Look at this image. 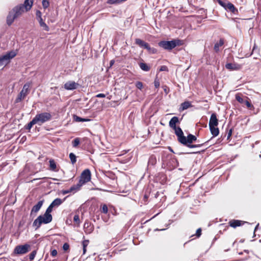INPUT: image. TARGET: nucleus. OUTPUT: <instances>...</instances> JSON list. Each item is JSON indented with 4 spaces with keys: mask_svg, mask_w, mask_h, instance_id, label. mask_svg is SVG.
<instances>
[{
    "mask_svg": "<svg viewBox=\"0 0 261 261\" xmlns=\"http://www.w3.org/2000/svg\"><path fill=\"white\" fill-rule=\"evenodd\" d=\"M135 44L138 45L140 47L146 49L148 53L150 54H155L158 52V50L154 48L151 47L149 43L141 40L139 38H136L135 40Z\"/></svg>",
    "mask_w": 261,
    "mask_h": 261,
    "instance_id": "nucleus-7",
    "label": "nucleus"
},
{
    "mask_svg": "<svg viewBox=\"0 0 261 261\" xmlns=\"http://www.w3.org/2000/svg\"><path fill=\"white\" fill-rule=\"evenodd\" d=\"M80 144V139L79 138H76L72 141V144L73 147H76Z\"/></svg>",
    "mask_w": 261,
    "mask_h": 261,
    "instance_id": "nucleus-35",
    "label": "nucleus"
},
{
    "mask_svg": "<svg viewBox=\"0 0 261 261\" xmlns=\"http://www.w3.org/2000/svg\"><path fill=\"white\" fill-rule=\"evenodd\" d=\"M79 86V84L72 81H68L64 85V88L67 90L76 89Z\"/></svg>",
    "mask_w": 261,
    "mask_h": 261,
    "instance_id": "nucleus-15",
    "label": "nucleus"
},
{
    "mask_svg": "<svg viewBox=\"0 0 261 261\" xmlns=\"http://www.w3.org/2000/svg\"><path fill=\"white\" fill-rule=\"evenodd\" d=\"M69 158L70 160V162L72 165L74 164L76 162V156L75 154L71 152L69 154Z\"/></svg>",
    "mask_w": 261,
    "mask_h": 261,
    "instance_id": "nucleus-34",
    "label": "nucleus"
},
{
    "mask_svg": "<svg viewBox=\"0 0 261 261\" xmlns=\"http://www.w3.org/2000/svg\"><path fill=\"white\" fill-rule=\"evenodd\" d=\"M34 0H24L23 4H21V6L25 8V11H29L33 5Z\"/></svg>",
    "mask_w": 261,
    "mask_h": 261,
    "instance_id": "nucleus-21",
    "label": "nucleus"
},
{
    "mask_svg": "<svg viewBox=\"0 0 261 261\" xmlns=\"http://www.w3.org/2000/svg\"><path fill=\"white\" fill-rule=\"evenodd\" d=\"M73 120L75 122H89L91 121L90 119L82 118L75 114L73 115Z\"/></svg>",
    "mask_w": 261,
    "mask_h": 261,
    "instance_id": "nucleus-26",
    "label": "nucleus"
},
{
    "mask_svg": "<svg viewBox=\"0 0 261 261\" xmlns=\"http://www.w3.org/2000/svg\"><path fill=\"white\" fill-rule=\"evenodd\" d=\"M192 107V105L191 102H190L189 101H184V102H182L180 105L179 110L180 111H184V110H186V109H187L190 107Z\"/></svg>",
    "mask_w": 261,
    "mask_h": 261,
    "instance_id": "nucleus-27",
    "label": "nucleus"
},
{
    "mask_svg": "<svg viewBox=\"0 0 261 261\" xmlns=\"http://www.w3.org/2000/svg\"><path fill=\"white\" fill-rule=\"evenodd\" d=\"M154 85L155 88H158L160 87V81L157 78L154 81Z\"/></svg>",
    "mask_w": 261,
    "mask_h": 261,
    "instance_id": "nucleus-46",
    "label": "nucleus"
},
{
    "mask_svg": "<svg viewBox=\"0 0 261 261\" xmlns=\"http://www.w3.org/2000/svg\"><path fill=\"white\" fill-rule=\"evenodd\" d=\"M166 176L164 173H159L156 176V180L161 183L162 184H164L166 182Z\"/></svg>",
    "mask_w": 261,
    "mask_h": 261,
    "instance_id": "nucleus-23",
    "label": "nucleus"
},
{
    "mask_svg": "<svg viewBox=\"0 0 261 261\" xmlns=\"http://www.w3.org/2000/svg\"><path fill=\"white\" fill-rule=\"evenodd\" d=\"M82 185L79 181L76 185H74L70 188L71 192L75 193L79 191Z\"/></svg>",
    "mask_w": 261,
    "mask_h": 261,
    "instance_id": "nucleus-30",
    "label": "nucleus"
},
{
    "mask_svg": "<svg viewBox=\"0 0 261 261\" xmlns=\"http://www.w3.org/2000/svg\"><path fill=\"white\" fill-rule=\"evenodd\" d=\"M217 126H209L210 132L213 137H217L219 134V129Z\"/></svg>",
    "mask_w": 261,
    "mask_h": 261,
    "instance_id": "nucleus-24",
    "label": "nucleus"
},
{
    "mask_svg": "<svg viewBox=\"0 0 261 261\" xmlns=\"http://www.w3.org/2000/svg\"><path fill=\"white\" fill-rule=\"evenodd\" d=\"M169 149L170 151L172 152H173V150H172V149L171 148V147H169Z\"/></svg>",
    "mask_w": 261,
    "mask_h": 261,
    "instance_id": "nucleus-60",
    "label": "nucleus"
},
{
    "mask_svg": "<svg viewBox=\"0 0 261 261\" xmlns=\"http://www.w3.org/2000/svg\"><path fill=\"white\" fill-rule=\"evenodd\" d=\"M148 197L149 196L147 194L145 193L144 195V197H143V199L144 200V201H146L148 198Z\"/></svg>",
    "mask_w": 261,
    "mask_h": 261,
    "instance_id": "nucleus-54",
    "label": "nucleus"
},
{
    "mask_svg": "<svg viewBox=\"0 0 261 261\" xmlns=\"http://www.w3.org/2000/svg\"><path fill=\"white\" fill-rule=\"evenodd\" d=\"M243 254V252H240L239 253V254L240 255H242Z\"/></svg>",
    "mask_w": 261,
    "mask_h": 261,
    "instance_id": "nucleus-63",
    "label": "nucleus"
},
{
    "mask_svg": "<svg viewBox=\"0 0 261 261\" xmlns=\"http://www.w3.org/2000/svg\"><path fill=\"white\" fill-rule=\"evenodd\" d=\"M218 119L217 117V114L215 113H213L211 114L208 125L209 126H218Z\"/></svg>",
    "mask_w": 261,
    "mask_h": 261,
    "instance_id": "nucleus-17",
    "label": "nucleus"
},
{
    "mask_svg": "<svg viewBox=\"0 0 261 261\" xmlns=\"http://www.w3.org/2000/svg\"><path fill=\"white\" fill-rule=\"evenodd\" d=\"M244 252H246V253H249V250H244Z\"/></svg>",
    "mask_w": 261,
    "mask_h": 261,
    "instance_id": "nucleus-61",
    "label": "nucleus"
},
{
    "mask_svg": "<svg viewBox=\"0 0 261 261\" xmlns=\"http://www.w3.org/2000/svg\"><path fill=\"white\" fill-rule=\"evenodd\" d=\"M37 124L34 117L33 118V119L29 122L26 125H25L24 126V128L27 129V130H30L31 129V128L32 127V126L34 125V124Z\"/></svg>",
    "mask_w": 261,
    "mask_h": 261,
    "instance_id": "nucleus-33",
    "label": "nucleus"
},
{
    "mask_svg": "<svg viewBox=\"0 0 261 261\" xmlns=\"http://www.w3.org/2000/svg\"><path fill=\"white\" fill-rule=\"evenodd\" d=\"M181 44V40L179 39H172L169 41L163 40L158 43V45L160 47L167 50H171Z\"/></svg>",
    "mask_w": 261,
    "mask_h": 261,
    "instance_id": "nucleus-5",
    "label": "nucleus"
},
{
    "mask_svg": "<svg viewBox=\"0 0 261 261\" xmlns=\"http://www.w3.org/2000/svg\"><path fill=\"white\" fill-rule=\"evenodd\" d=\"M201 231H202V230L200 228H199L197 229V230L196 231L195 236L197 238H199L201 235Z\"/></svg>",
    "mask_w": 261,
    "mask_h": 261,
    "instance_id": "nucleus-48",
    "label": "nucleus"
},
{
    "mask_svg": "<svg viewBox=\"0 0 261 261\" xmlns=\"http://www.w3.org/2000/svg\"><path fill=\"white\" fill-rule=\"evenodd\" d=\"M101 213L105 214L108 213V208L106 204H104L103 205H102L101 208Z\"/></svg>",
    "mask_w": 261,
    "mask_h": 261,
    "instance_id": "nucleus-38",
    "label": "nucleus"
},
{
    "mask_svg": "<svg viewBox=\"0 0 261 261\" xmlns=\"http://www.w3.org/2000/svg\"><path fill=\"white\" fill-rule=\"evenodd\" d=\"M70 192H71L70 191V188L68 190H63L62 191V193L63 195H65V194H68V193H70Z\"/></svg>",
    "mask_w": 261,
    "mask_h": 261,
    "instance_id": "nucleus-51",
    "label": "nucleus"
},
{
    "mask_svg": "<svg viewBox=\"0 0 261 261\" xmlns=\"http://www.w3.org/2000/svg\"><path fill=\"white\" fill-rule=\"evenodd\" d=\"M256 45L255 44L253 47V49H252V53H251V55L253 54V52L254 51V50L256 49Z\"/></svg>",
    "mask_w": 261,
    "mask_h": 261,
    "instance_id": "nucleus-57",
    "label": "nucleus"
},
{
    "mask_svg": "<svg viewBox=\"0 0 261 261\" xmlns=\"http://www.w3.org/2000/svg\"><path fill=\"white\" fill-rule=\"evenodd\" d=\"M49 168L50 170L56 171L57 168V164L54 160L50 159L49 161Z\"/></svg>",
    "mask_w": 261,
    "mask_h": 261,
    "instance_id": "nucleus-32",
    "label": "nucleus"
},
{
    "mask_svg": "<svg viewBox=\"0 0 261 261\" xmlns=\"http://www.w3.org/2000/svg\"><path fill=\"white\" fill-rule=\"evenodd\" d=\"M52 116L50 113L48 112H43L37 114L34 118L39 125H41L46 122L49 121L51 119Z\"/></svg>",
    "mask_w": 261,
    "mask_h": 261,
    "instance_id": "nucleus-6",
    "label": "nucleus"
},
{
    "mask_svg": "<svg viewBox=\"0 0 261 261\" xmlns=\"http://www.w3.org/2000/svg\"><path fill=\"white\" fill-rule=\"evenodd\" d=\"M259 226V223H257V224L255 226L254 230V233H253V237L255 236V231L257 230V229L258 228Z\"/></svg>",
    "mask_w": 261,
    "mask_h": 261,
    "instance_id": "nucleus-53",
    "label": "nucleus"
},
{
    "mask_svg": "<svg viewBox=\"0 0 261 261\" xmlns=\"http://www.w3.org/2000/svg\"><path fill=\"white\" fill-rule=\"evenodd\" d=\"M96 97L98 98H104L106 97V95L103 93H99L96 95Z\"/></svg>",
    "mask_w": 261,
    "mask_h": 261,
    "instance_id": "nucleus-52",
    "label": "nucleus"
},
{
    "mask_svg": "<svg viewBox=\"0 0 261 261\" xmlns=\"http://www.w3.org/2000/svg\"><path fill=\"white\" fill-rule=\"evenodd\" d=\"M44 202V200L42 199L41 200H39L37 204L33 206L32 210L31 211L30 215L31 216H33L34 214L35 215L41 208L43 205V203Z\"/></svg>",
    "mask_w": 261,
    "mask_h": 261,
    "instance_id": "nucleus-16",
    "label": "nucleus"
},
{
    "mask_svg": "<svg viewBox=\"0 0 261 261\" xmlns=\"http://www.w3.org/2000/svg\"><path fill=\"white\" fill-rule=\"evenodd\" d=\"M174 130V133L177 136L178 141L181 144L186 136L181 128L179 126L173 129Z\"/></svg>",
    "mask_w": 261,
    "mask_h": 261,
    "instance_id": "nucleus-14",
    "label": "nucleus"
},
{
    "mask_svg": "<svg viewBox=\"0 0 261 261\" xmlns=\"http://www.w3.org/2000/svg\"><path fill=\"white\" fill-rule=\"evenodd\" d=\"M91 178V171L89 169H86L82 172L79 181L83 185L89 181Z\"/></svg>",
    "mask_w": 261,
    "mask_h": 261,
    "instance_id": "nucleus-13",
    "label": "nucleus"
},
{
    "mask_svg": "<svg viewBox=\"0 0 261 261\" xmlns=\"http://www.w3.org/2000/svg\"><path fill=\"white\" fill-rule=\"evenodd\" d=\"M53 179L55 181L58 180L57 178H53Z\"/></svg>",
    "mask_w": 261,
    "mask_h": 261,
    "instance_id": "nucleus-62",
    "label": "nucleus"
},
{
    "mask_svg": "<svg viewBox=\"0 0 261 261\" xmlns=\"http://www.w3.org/2000/svg\"><path fill=\"white\" fill-rule=\"evenodd\" d=\"M17 55V53L14 50L7 52L5 55L0 56V67L4 64L9 63L10 60Z\"/></svg>",
    "mask_w": 261,
    "mask_h": 261,
    "instance_id": "nucleus-9",
    "label": "nucleus"
},
{
    "mask_svg": "<svg viewBox=\"0 0 261 261\" xmlns=\"http://www.w3.org/2000/svg\"><path fill=\"white\" fill-rule=\"evenodd\" d=\"M68 196L65 197L63 199H61L59 198H57L55 199H54L52 202L50 203L54 207H58L59 205H60L67 198Z\"/></svg>",
    "mask_w": 261,
    "mask_h": 261,
    "instance_id": "nucleus-22",
    "label": "nucleus"
},
{
    "mask_svg": "<svg viewBox=\"0 0 261 261\" xmlns=\"http://www.w3.org/2000/svg\"><path fill=\"white\" fill-rule=\"evenodd\" d=\"M89 244V240H85L82 242L83 248H86Z\"/></svg>",
    "mask_w": 261,
    "mask_h": 261,
    "instance_id": "nucleus-49",
    "label": "nucleus"
},
{
    "mask_svg": "<svg viewBox=\"0 0 261 261\" xmlns=\"http://www.w3.org/2000/svg\"><path fill=\"white\" fill-rule=\"evenodd\" d=\"M216 2L227 11L233 13L237 11V9L235 8L234 6L227 0H216Z\"/></svg>",
    "mask_w": 261,
    "mask_h": 261,
    "instance_id": "nucleus-11",
    "label": "nucleus"
},
{
    "mask_svg": "<svg viewBox=\"0 0 261 261\" xmlns=\"http://www.w3.org/2000/svg\"><path fill=\"white\" fill-rule=\"evenodd\" d=\"M235 98L240 103L242 104L243 106L245 105L248 109L252 110L254 108L250 99L248 97L246 96L241 97L240 93H237L235 95Z\"/></svg>",
    "mask_w": 261,
    "mask_h": 261,
    "instance_id": "nucleus-10",
    "label": "nucleus"
},
{
    "mask_svg": "<svg viewBox=\"0 0 261 261\" xmlns=\"http://www.w3.org/2000/svg\"><path fill=\"white\" fill-rule=\"evenodd\" d=\"M233 128H231L230 129H229L228 134H227V139L229 140L230 138L231 137L232 133Z\"/></svg>",
    "mask_w": 261,
    "mask_h": 261,
    "instance_id": "nucleus-50",
    "label": "nucleus"
},
{
    "mask_svg": "<svg viewBox=\"0 0 261 261\" xmlns=\"http://www.w3.org/2000/svg\"><path fill=\"white\" fill-rule=\"evenodd\" d=\"M225 67L230 70H239L241 69V65L237 63H228L225 64Z\"/></svg>",
    "mask_w": 261,
    "mask_h": 261,
    "instance_id": "nucleus-18",
    "label": "nucleus"
},
{
    "mask_svg": "<svg viewBox=\"0 0 261 261\" xmlns=\"http://www.w3.org/2000/svg\"><path fill=\"white\" fill-rule=\"evenodd\" d=\"M156 161L155 155L154 154L151 155L148 159V166L154 167L156 163Z\"/></svg>",
    "mask_w": 261,
    "mask_h": 261,
    "instance_id": "nucleus-25",
    "label": "nucleus"
},
{
    "mask_svg": "<svg viewBox=\"0 0 261 261\" xmlns=\"http://www.w3.org/2000/svg\"><path fill=\"white\" fill-rule=\"evenodd\" d=\"M73 221L76 223L77 224L79 225L80 224V220L79 215H75L73 217Z\"/></svg>",
    "mask_w": 261,
    "mask_h": 261,
    "instance_id": "nucleus-40",
    "label": "nucleus"
},
{
    "mask_svg": "<svg viewBox=\"0 0 261 261\" xmlns=\"http://www.w3.org/2000/svg\"><path fill=\"white\" fill-rule=\"evenodd\" d=\"M30 86L29 83H25L23 86L22 90L20 92L17 97L15 99V102L18 103L24 99L29 93V88Z\"/></svg>",
    "mask_w": 261,
    "mask_h": 261,
    "instance_id": "nucleus-12",
    "label": "nucleus"
},
{
    "mask_svg": "<svg viewBox=\"0 0 261 261\" xmlns=\"http://www.w3.org/2000/svg\"><path fill=\"white\" fill-rule=\"evenodd\" d=\"M37 254V250H33L30 254H29V259L30 261L33 260L36 255Z\"/></svg>",
    "mask_w": 261,
    "mask_h": 261,
    "instance_id": "nucleus-36",
    "label": "nucleus"
},
{
    "mask_svg": "<svg viewBox=\"0 0 261 261\" xmlns=\"http://www.w3.org/2000/svg\"><path fill=\"white\" fill-rule=\"evenodd\" d=\"M224 41L223 38H221L219 42H216L214 47V49L216 53H218L219 51V47L222 46L224 44Z\"/></svg>",
    "mask_w": 261,
    "mask_h": 261,
    "instance_id": "nucleus-28",
    "label": "nucleus"
},
{
    "mask_svg": "<svg viewBox=\"0 0 261 261\" xmlns=\"http://www.w3.org/2000/svg\"><path fill=\"white\" fill-rule=\"evenodd\" d=\"M140 68L144 71H148L150 69V67L146 63L140 62L139 63Z\"/></svg>",
    "mask_w": 261,
    "mask_h": 261,
    "instance_id": "nucleus-29",
    "label": "nucleus"
},
{
    "mask_svg": "<svg viewBox=\"0 0 261 261\" xmlns=\"http://www.w3.org/2000/svg\"><path fill=\"white\" fill-rule=\"evenodd\" d=\"M36 19L39 20L42 18V13L40 10H37L36 12Z\"/></svg>",
    "mask_w": 261,
    "mask_h": 261,
    "instance_id": "nucleus-41",
    "label": "nucleus"
},
{
    "mask_svg": "<svg viewBox=\"0 0 261 261\" xmlns=\"http://www.w3.org/2000/svg\"><path fill=\"white\" fill-rule=\"evenodd\" d=\"M62 248L64 251H66L69 249V245L67 243H65L63 245Z\"/></svg>",
    "mask_w": 261,
    "mask_h": 261,
    "instance_id": "nucleus-43",
    "label": "nucleus"
},
{
    "mask_svg": "<svg viewBox=\"0 0 261 261\" xmlns=\"http://www.w3.org/2000/svg\"><path fill=\"white\" fill-rule=\"evenodd\" d=\"M58 254V251L56 249H51L50 250V255L53 256V257H55L57 256Z\"/></svg>",
    "mask_w": 261,
    "mask_h": 261,
    "instance_id": "nucleus-44",
    "label": "nucleus"
},
{
    "mask_svg": "<svg viewBox=\"0 0 261 261\" xmlns=\"http://www.w3.org/2000/svg\"><path fill=\"white\" fill-rule=\"evenodd\" d=\"M135 86L138 89L142 90V89L143 88V83L141 82L137 81L135 83Z\"/></svg>",
    "mask_w": 261,
    "mask_h": 261,
    "instance_id": "nucleus-37",
    "label": "nucleus"
},
{
    "mask_svg": "<svg viewBox=\"0 0 261 261\" xmlns=\"http://www.w3.org/2000/svg\"><path fill=\"white\" fill-rule=\"evenodd\" d=\"M168 68L167 66L165 65L161 66L159 68V71H168Z\"/></svg>",
    "mask_w": 261,
    "mask_h": 261,
    "instance_id": "nucleus-42",
    "label": "nucleus"
},
{
    "mask_svg": "<svg viewBox=\"0 0 261 261\" xmlns=\"http://www.w3.org/2000/svg\"><path fill=\"white\" fill-rule=\"evenodd\" d=\"M42 3L44 9L47 8L49 6V2L47 0H42Z\"/></svg>",
    "mask_w": 261,
    "mask_h": 261,
    "instance_id": "nucleus-39",
    "label": "nucleus"
},
{
    "mask_svg": "<svg viewBox=\"0 0 261 261\" xmlns=\"http://www.w3.org/2000/svg\"><path fill=\"white\" fill-rule=\"evenodd\" d=\"M161 159L162 161V167L168 171L173 170L178 165L176 158L172 154L166 151H164L162 153Z\"/></svg>",
    "mask_w": 261,
    "mask_h": 261,
    "instance_id": "nucleus-2",
    "label": "nucleus"
},
{
    "mask_svg": "<svg viewBox=\"0 0 261 261\" xmlns=\"http://www.w3.org/2000/svg\"><path fill=\"white\" fill-rule=\"evenodd\" d=\"M248 258H249V256H248V257H246V258H244V259H241V261H245V260H247Z\"/></svg>",
    "mask_w": 261,
    "mask_h": 261,
    "instance_id": "nucleus-59",
    "label": "nucleus"
},
{
    "mask_svg": "<svg viewBox=\"0 0 261 261\" xmlns=\"http://www.w3.org/2000/svg\"><path fill=\"white\" fill-rule=\"evenodd\" d=\"M25 8L21 6V4L18 5L14 7L10 11L7 17V23L8 25H11L14 20L19 16L21 15L24 12Z\"/></svg>",
    "mask_w": 261,
    "mask_h": 261,
    "instance_id": "nucleus-3",
    "label": "nucleus"
},
{
    "mask_svg": "<svg viewBox=\"0 0 261 261\" xmlns=\"http://www.w3.org/2000/svg\"><path fill=\"white\" fill-rule=\"evenodd\" d=\"M159 196H161V198H163L164 197V194L163 193H160L159 192H156L155 194H154V197L155 198H158Z\"/></svg>",
    "mask_w": 261,
    "mask_h": 261,
    "instance_id": "nucleus-45",
    "label": "nucleus"
},
{
    "mask_svg": "<svg viewBox=\"0 0 261 261\" xmlns=\"http://www.w3.org/2000/svg\"><path fill=\"white\" fill-rule=\"evenodd\" d=\"M52 261H58V260H57V259H53Z\"/></svg>",
    "mask_w": 261,
    "mask_h": 261,
    "instance_id": "nucleus-64",
    "label": "nucleus"
},
{
    "mask_svg": "<svg viewBox=\"0 0 261 261\" xmlns=\"http://www.w3.org/2000/svg\"><path fill=\"white\" fill-rule=\"evenodd\" d=\"M54 206L51 204L46 208L43 215H39L33 222V226L35 229L39 228L42 224H47L51 222L53 220V216L51 214L53 211Z\"/></svg>",
    "mask_w": 261,
    "mask_h": 261,
    "instance_id": "nucleus-1",
    "label": "nucleus"
},
{
    "mask_svg": "<svg viewBox=\"0 0 261 261\" xmlns=\"http://www.w3.org/2000/svg\"><path fill=\"white\" fill-rule=\"evenodd\" d=\"M196 141L197 137L191 134H189L187 137H185L181 144L190 148H199L201 146L207 145V143L210 141V140H208L202 144H192L193 142Z\"/></svg>",
    "mask_w": 261,
    "mask_h": 261,
    "instance_id": "nucleus-4",
    "label": "nucleus"
},
{
    "mask_svg": "<svg viewBox=\"0 0 261 261\" xmlns=\"http://www.w3.org/2000/svg\"><path fill=\"white\" fill-rule=\"evenodd\" d=\"M179 118L177 116H174L169 121V125L171 128L173 129L177 127L176 124H179Z\"/></svg>",
    "mask_w": 261,
    "mask_h": 261,
    "instance_id": "nucleus-20",
    "label": "nucleus"
},
{
    "mask_svg": "<svg viewBox=\"0 0 261 261\" xmlns=\"http://www.w3.org/2000/svg\"><path fill=\"white\" fill-rule=\"evenodd\" d=\"M162 88H163V90H164V92H165L166 94H167L169 92L170 90H169V87H168L167 86H166V85H164V86H163Z\"/></svg>",
    "mask_w": 261,
    "mask_h": 261,
    "instance_id": "nucleus-47",
    "label": "nucleus"
},
{
    "mask_svg": "<svg viewBox=\"0 0 261 261\" xmlns=\"http://www.w3.org/2000/svg\"><path fill=\"white\" fill-rule=\"evenodd\" d=\"M83 253L85 254L86 252V248H83Z\"/></svg>",
    "mask_w": 261,
    "mask_h": 261,
    "instance_id": "nucleus-58",
    "label": "nucleus"
},
{
    "mask_svg": "<svg viewBox=\"0 0 261 261\" xmlns=\"http://www.w3.org/2000/svg\"><path fill=\"white\" fill-rule=\"evenodd\" d=\"M246 223H247V222L242 221L241 220H231L229 222V225L233 228H236L237 227L240 226ZM247 223H249L247 222Z\"/></svg>",
    "mask_w": 261,
    "mask_h": 261,
    "instance_id": "nucleus-19",
    "label": "nucleus"
},
{
    "mask_svg": "<svg viewBox=\"0 0 261 261\" xmlns=\"http://www.w3.org/2000/svg\"><path fill=\"white\" fill-rule=\"evenodd\" d=\"M39 23V25L41 27L43 28V30L46 31H48L49 28L48 26L44 22L42 18L37 20Z\"/></svg>",
    "mask_w": 261,
    "mask_h": 261,
    "instance_id": "nucleus-31",
    "label": "nucleus"
},
{
    "mask_svg": "<svg viewBox=\"0 0 261 261\" xmlns=\"http://www.w3.org/2000/svg\"><path fill=\"white\" fill-rule=\"evenodd\" d=\"M31 250V246L25 244L16 246L13 252L14 255H20L25 254Z\"/></svg>",
    "mask_w": 261,
    "mask_h": 261,
    "instance_id": "nucleus-8",
    "label": "nucleus"
},
{
    "mask_svg": "<svg viewBox=\"0 0 261 261\" xmlns=\"http://www.w3.org/2000/svg\"><path fill=\"white\" fill-rule=\"evenodd\" d=\"M90 225V223L88 222H85L84 224V228H88Z\"/></svg>",
    "mask_w": 261,
    "mask_h": 261,
    "instance_id": "nucleus-55",
    "label": "nucleus"
},
{
    "mask_svg": "<svg viewBox=\"0 0 261 261\" xmlns=\"http://www.w3.org/2000/svg\"><path fill=\"white\" fill-rule=\"evenodd\" d=\"M115 61L114 60H112L110 62V67H111L114 64Z\"/></svg>",
    "mask_w": 261,
    "mask_h": 261,
    "instance_id": "nucleus-56",
    "label": "nucleus"
}]
</instances>
